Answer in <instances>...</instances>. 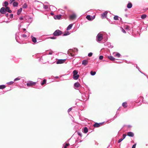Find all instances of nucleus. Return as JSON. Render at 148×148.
Returning a JSON list of instances; mask_svg holds the SVG:
<instances>
[{"label": "nucleus", "mask_w": 148, "mask_h": 148, "mask_svg": "<svg viewBox=\"0 0 148 148\" xmlns=\"http://www.w3.org/2000/svg\"><path fill=\"white\" fill-rule=\"evenodd\" d=\"M78 51V49H75L74 50L73 49H70L68 51V54L69 56H71V57L74 56L75 55L73 53H77Z\"/></svg>", "instance_id": "1"}, {"label": "nucleus", "mask_w": 148, "mask_h": 148, "mask_svg": "<svg viewBox=\"0 0 148 148\" xmlns=\"http://www.w3.org/2000/svg\"><path fill=\"white\" fill-rule=\"evenodd\" d=\"M62 33V31L59 29L56 30L53 33V35L55 36H58Z\"/></svg>", "instance_id": "2"}, {"label": "nucleus", "mask_w": 148, "mask_h": 148, "mask_svg": "<svg viewBox=\"0 0 148 148\" xmlns=\"http://www.w3.org/2000/svg\"><path fill=\"white\" fill-rule=\"evenodd\" d=\"M96 38L98 42H100L103 39L102 34L100 33H99L97 36Z\"/></svg>", "instance_id": "3"}, {"label": "nucleus", "mask_w": 148, "mask_h": 148, "mask_svg": "<svg viewBox=\"0 0 148 148\" xmlns=\"http://www.w3.org/2000/svg\"><path fill=\"white\" fill-rule=\"evenodd\" d=\"M104 45L106 47L110 48H112L113 47L111 45V43L109 42H105L104 43Z\"/></svg>", "instance_id": "4"}, {"label": "nucleus", "mask_w": 148, "mask_h": 148, "mask_svg": "<svg viewBox=\"0 0 148 148\" xmlns=\"http://www.w3.org/2000/svg\"><path fill=\"white\" fill-rule=\"evenodd\" d=\"M76 17V14L74 13H73L72 15L69 16V18L70 20H73L75 19Z\"/></svg>", "instance_id": "5"}, {"label": "nucleus", "mask_w": 148, "mask_h": 148, "mask_svg": "<svg viewBox=\"0 0 148 148\" xmlns=\"http://www.w3.org/2000/svg\"><path fill=\"white\" fill-rule=\"evenodd\" d=\"M36 84V82H33L32 81H30L27 84V86H33L35 85Z\"/></svg>", "instance_id": "6"}, {"label": "nucleus", "mask_w": 148, "mask_h": 148, "mask_svg": "<svg viewBox=\"0 0 148 148\" xmlns=\"http://www.w3.org/2000/svg\"><path fill=\"white\" fill-rule=\"evenodd\" d=\"M103 124V123H96L93 125V126L95 127H98L102 125Z\"/></svg>", "instance_id": "7"}, {"label": "nucleus", "mask_w": 148, "mask_h": 148, "mask_svg": "<svg viewBox=\"0 0 148 148\" xmlns=\"http://www.w3.org/2000/svg\"><path fill=\"white\" fill-rule=\"evenodd\" d=\"M66 59H59L56 62V63L57 64H61L63 63L65 61Z\"/></svg>", "instance_id": "8"}, {"label": "nucleus", "mask_w": 148, "mask_h": 148, "mask_svg": "<svg viewBox=\"0 0 148 148\" xmlns=\"http://www.w3.org/2000/svg\"><path fill=\"white\" fill-rule=\"evenodd\" d=\"M6 11V9L4 7H2L0 10V12L1 14H5V12Z\"/></svg>", "instance_id": "9"}, {"label": "nucleus", "mask_w": 148, "mask_h": 148, "mask_svg": "<svg viewBox=\"0 0 148 148\" xmlns=\"http://www.w3.org/2000/svg\"><path fill=\"white\" fill-rule=\"evenodd\" d=\"M107 11H105L101 15V16L103 18H106L107 15Z\"/></svg>", "instance_id": "10"}, {"label": "nucleus", "mask_w": 148, "mask_h": 148, "mask_svg": "<svg viewBox=\"0 0 148 148\" xmlns=\"http://www.w3.org/2000/svg\"><path fill=\"white\" fill-rule=\"evenodd\" d=\"M127 135L130 137H133L134 136V134L132 132H129L127 133Z\"/></svg>", "instance_id": "11"}, {"label": "nucleus", "mask_w": 148, "mask_h": 148, "mask_svg": "<svg viewBox=\"0 0 148 148\" xmlns=\"http://www.w3.org/2000/svg\"><path fill=\"white\" fill-rule=\"evenodd\" d=\"M62 15L61 14L57 15L55 16L54 18L55 19H58V20L60 19L61 18Z\"/></svg>", "instance_id": "12"}, {"label": "nucleus", "mask_w": 148, "mask_h": 148, "mask_svg": "<svg viewBox=\"0 0 148 148\" xmlns=\"http://www.w3.org/2000/svg\"><path fill=\"white\" fill-rule=\"evenodd\" d=\"M31 38L32 39V40L33 42L34 43H36V42L37 40L36 38L32 36H31Z\"/></svg>", "instance_id": "13"}, {"label": "nucleus", "mask_w": 148, "mask_h": 148, "mask_svg": "<svg viewBox=\"0 0 148 148\" xmlns=\"http://www.w3.org/2000/svg\"><path fill=\"white\" fill-rule=\"evenodd\" d=\"M8 5V2L5 1L3 3V6H4L5 8L8 7L7 6Z\"/></svg>", "instance_id": "14"}, {"label": "nucleus", "mask_w": 148, "mask_h": 148, "mask_svg": "<svg viewBox=\"0 0 148 148\" xmlns=\"http://www.w3.org/2000/svg\"><path fill=\"white\" fill-rule=\"evenodd\" d=\"M88 63V61L86 60H83L82 62V64L84 66H86L87 64Z\"/></svg>", "instance_id": "15"}, {"label": "nucleus", "mask_w": 148, "mask_h": 148, "mask_svg": "<svg viewBox=\"0 0 148 148\" xmlns=\"http://www.w3.org/2000/svg\"><path fill=\"white\" fill-rule=\"evenodd\" d=\"M79 76V75H73V78L74 79H77Z\"/></svg>", "instance_id": "16"}, {"label": "nucleus", "mask_w": 148, "mask_h": 148, "mask_svg": "<svg viewBox=\"0 0 148 148\" xmlns=\"http://www.w3.org/2000/svg\"><path fill=\"white\" fill-rule=\"evenodd\" d=\"M132 3H129L127 5V7L129 8L130 9L132 8Z\"/></svg>", "instance_id": "17"}, {"label": "nucleus", "mask_w": 148, "mask_h": 148, "mask_svg": "<svg viewBox=\"0 0 148 148\" xmlns=\"http://www.w3.org/2000/svg\"><path fill=\"white\" fill-rule=\"evenodd\" d=\"M73 24H69V26L67 27V28L66 30H68L72 28V27L73 26Z\"/></svg>", "instance_id": "18"}, {"label": "nucleus", "mask_w": 148, "mask_h": 148, "mask_svg": "<svg viewBox=\"0 0 148 148\" xmlns=\"http://www.w3.org/2000/svg\"><path fill=\"white\" fill-rule=\"evenodd\" d=\"M12 3L14 7H17L18 5V3L17 2H14Z\"/></svg>", "instance_id": "19"}, {"label": "nucleus", "mask_w": 148, "mask_h": 148, "mask_svg": "<svg viewBox=\"0 0 148 148\" xmlns=\"http://www.w3.org/2000/svg\"><path fill=\"white\" fill-rule=\"evenodd\" d=\"M86 18L89 21H92L91 16L90 15H87L86 17Z\"/></svg>", "instance_id": "20"}, {"label": "nucleus", "mask_w": 148, "mask_h": 148, "mask_svg": "<svg viewBox=\"0 0 148 148\" xmlns=\"http://www.w3.org/2000/svg\"><path fill=\"white\" fill-rule=\"evenodd\" d=\"M6 8V11L8 12L9 13H11L12 12L11 10L10 9V8L8 7H7Z\"/></svg>", "instance_id": "21"}, {"label": "nucleus", "mask_w": 148, "mask_h": 148, "mask_svg": "<svg viewBox=\"0 0 148 148\" xmlns=\"http://www.w3.org/2000/svg\"><path fill=\"white\" fill-rule=\"evenodd\" d=\"M80 86V84L78 82H76L74 84V86L77 88L79 87Z\"/></svg>", "instance_id": "22"}, {"label": "nucleus", "mask_w": 148, "mask_h": 148, "mask_svg": "<svg viewBox=\"0 0 148 148\" xmlns=\"http://www.w3.org/2000/svg\"><path fill=\"white\" fill-rule=\"evenodd\" d=\"M50 8H52V10L54 11H56L57 10V8L54 6L53 5H50Z\"/></svg>", "instance_id": "23"}, {"label": "nucleus", "mask_w": 148, "mask_h": 148, "mask_svg": "<svg viewBox=\"0 0 148 148\" xmlns=\"http://www.w3.org/2000/svg\"><path fill=\"white\" fill-rule=\"evenodd\" d=\"M22 10V8H20L19 9H18V10L17 14L18 15H19L21 13V12Z\"/></svg>", "instance_id": "24"}, {"label": "nucleus", "mask_w": 148, "mask_h": 148, "mask_svg": "<svg viewBox=\"0 0 148 148\" xmlns=\"http://www.w3.org/2000/svg\"><path fill=\"white\" fill-rule=\"evenodd\" d=\"M122 106L124 108H126L127 107V102H123L122 103Z\"/></svg>", "instance_id": "25"}, {"label": "nucleus", "mask_w": 148, "mask_h": 148, "mask_svg": "<svg viewBox=\"0 0 148 148\" xmlns=\"http://www.w3.org/2000/svg\"><path fill=\"white\" fill-rule=\"evenodd\" d=\"M108 58L112 61H114L115 60L114 58L112 56H110L108 57Z\"/></svg>", "instance_id": "26"}, {"label": "nucleus", "mask_w": 148, "mask_h": 148, "mask_svg": "<svg viewBox=\"0 0 148 148\" xmlns=\"http://www.w3.org/2000/svg\"><path fill=\"white\" fill-rule=\"evenodd\" d=\"M147 17V15L145 14H143L141 16V18L142 19L145 18Z\"/></svg>", "instance_id": "27"}, {"label": "nucleus", "mask_w": 148, "mask_h": 148, "mask_svg": "<svg viewBox=\"0 0 148 148\" xmlns=\"http://www.w3.org/2000/svg\"><path fill=\"white\" fill-rule=\"evenodd\" d=\"M23 8L24 9L26 8L27 7V5L26 3H25L23 5Z\"/></svg>", "instance_id": "28"}, {"label": "nucleus", "mask_w": 148, "mask_h": 148, "mask_svg": "<svg viewBox=\"0 0 148 148\" xmlns=\"http://www.w3.org/2000/svg\"><path fill=\"white\" fill-rule=\"evenodd\" d=\"M84 133H86L88 132V129L87 127H85L84 129Z\"/></svg>", "instance_id": "29"}, {"label": "nucleus", "mask_w": 148, "mask_h": 148, "mask_svg": "<svg viewBox=\"0 0 148 148\" xmlns=\"http://www.w3.org/2000/svg\"><path fill=\"white\" fill-rule=\"evenodd\" d=\"M70 34V33H69V32H66L63 35V36H68V35H69Z\"/></svg>", "instance_id": "30"}, {"label": "nucleus", "mask_w": 148, "mask_h": 148, "mask_svg": "<svg viewBox=\"0 0 148 148\" xmlns=\"http://www.w3.org/2000/svg\"><path fill=\"white\" fill-rule=\"evenodd\" d=\"M46 81L45 79H44L42 82L41 83V84L42 85H43L45 84H46Z\"/></svg>", "instance_id": "31"}, {"label": "nucleus", "mask_w": 148, "mask_h": 148, "mask_svg": "<svg viewBox=\"0 0 148 148\" xmlns=\"http://www.w3.org/2000/svg\"><path fill=\"white\" fill-rule=\"evenodd\" d=\"M115 56H116L118 58H119V57H120L121 56V55L119 53L116 52Z\"/></svg>", "instance_id": "32"}, {"label": "nucleus", "mask_w": 148, "mask_h": 148, "mask_svg": "<svg viewBox=\"0 0 148 148\" xmlns=\"http://www.w3.org/2000/svg\"><path fill=\"white\" fill-rule=\"evenodd\" d=\"M43 8L47 10L48 9V6L47 5H43Z\"/></svg>", "instance_id": "33"}, {"label": "nucleus", "mask_w": 148, "mask_h": 148, "mask_svg": "<svg viewBox=\"0 0 148 148\" xmlns=\"http://www.w3.org/2000/svg\"><path fill=\"white\" fill-rule=\"evenodd\" d=\"M5 88V86L4 85H0V89H3Z\"/></svg>", "instance_id": "34"}, {"label": "nucleus", "mask_w": 148, "mask_h": 148, "mask_svg": "<svg viewBox=\"0 0 148 148\" xmlns=\"http://www.w3.org/2000/svg\"><path fill=\"white\" fill-rule=\"evenodd\" d=\"M78 72L77 70H74L73 72V74H78Z\"/></svg>", "instance_id": "35"}, {"label": "nucleus", "mask_w": 148, "mask_h": 148, "mask_svg": "<svg viewBox=\"0 0 148 148\" xmlns=\"http://www.w3.org/2000/svg\"><path fill=\"white\" fill-rule=\"evenodd\" d=\"M119 17L118 16L115 15L114 17V19L115 20H118Z\"/></svg>", "instance_id": "36"}, {"label": "nucleus", "mask_w": 148, "mask_h": 148, "mask_svg": "<svg viewBox=\"0 0 148 148\" xmlns=\"http://www.w3.org/2000/svg\"><path fill=\"white\" fill-rule=\"evenodd\" d=\"M61 11L60 12L61 14H62V15H64L65 14V12L64 10H60Z\"/></svg>", "instance_id": "37"}, {"label": "nucleus", "mask_w": 148, "mask_h": 148, "mask_svg": "<svg viewBox=\"0 0 148 148\" xmlns=\"http://www.w3.org/2000/svg\"><path fill=\"white\" fill-rule=\"evenodd\" d=\"M121 31L123 33H126V32L125 30L122 27H121Z\"/></svg>", "instance_id": "38"}, {"label": "nucleus", "mask_w": 148, "mask_h": 148, "mask_svg": "<svg viewBox=\"0 0 148 148\" xmlns=\"http://www.w3.org/2000/svg\"><path fill=\"white\" fill-rule=\"evenodd\" d=\"M21 36L23 38H26L27 37V36L25 34H22L21 35Z\"/></svg>", "instance_id": "39"}, {"label": "nucleus", "mask_w": 148, "mask_h": 148, "mask_svg": "<svg viewBox=\"0 0 148 148\" xmlns=\"http://www.w3.org/2000/svg\"><path fill=\"white\" fill-rule=\"evenodd\" d=\"M92 55V52H90L88 54V56L89 57H91Z\"/></svg>", "instance_id": "40"}, {"label": "nucleus", "mask_w": 148, "mask_h": 148, "mask_svg": "<svg viewBox=\"0 0 148 148\" xmlns=\"http://www.w3.org/2000/svg\"><path fill=\"white\" fill-rule=\"evenodd\" d=\"M14 83V82L12 81H11L8 82L7 83V84L8 85H11L12 84Z\"/></svg>", "instance_id": "41"}, {"label": "nucleus", "mask_w": 148, "mask_h": 148, "mask_svg": "<svg viewBox=\"0 0 148 148\" xmlns=\"http://www.w3.org/2000/svg\"><path fill=\"white\" fill-rule=\"evenodd\" d=\"M90 74H96V72L91 71L90 72Z\"/></svg>", "instance_id": "42"}, {"label": "nucleus", "mask_w": 148, "mask_h": 148, "mask_svg": "<svg viewBox=\"0 0 148 148\" xmlns=\"http://www.w3.org/2000/svg\"><path fill=\"white\" fill-rule=\"evenodd\" d=\"M69 145V143H66L65 146L64 147V148H67V147Z\"/></svg>", "instance_id": "43"}, {"label": "nucleus", "mask_w": 148, "mask_h": 148, "mask_svg": "<svg viewBox=\"0 0 148 148\" xmlns=\"http://www.w3.org/2000/svg\"><path fill=\"white\" fill-rule=\"evenodd\" d=\"M103 56L101 55V56H99V59L100 60H101L103 59Z\"/></svg>", "instance_id": "44"}, {"label": "nucleus", "mask_w": 148, "mask_h": 148, "mask_svg": "<svg viewBox=\"0 0 148 148\" xmlns=\"http://www.w3.org/2000/svg\"><path fill=\"white\" fill-rule=\"evenodd\" d=\"M20 77H18L15 78L14 79V81H16L20 80Z\"/></svg>", "instance_id": "45"}, {"label": "nucleus", "mask_w": 148, "mask_h": 148, "mask_svg": "<svg viewBox=\"0 0 148 148\" xmlns=\"http://www.w3.org/2000/svg\"><path fill=\"white\" fill-rule=\"evenodd\" d=\"M126 136V134H123V138L122 139H124L125 138Z\"/></svg>", "instance_id": "46"}, {"label": "nucleus", "mask_w": 148, "mask_h": 148, "mask_svg": "<svg viewBox=\"0 0 148 148\" xmlns=\"http://www.w3.org/2000/svg\"><path fill=\"white\" fill-rule=\"evenodd\" d=\"M50 38L51 39H55L56 38V37H55V36H53V37H50Z\"/></svg>", "instance_id": "47"}, {"label": "nucleus", "mask_w": 148, "mask_h": 148, "mask_svg": "<svg viewBox=\"0 0 148 148\" xmlns=\"http://www.w3.org/2000/svg\"><path fill=\"white\" fill-rule=\"evenodd\" d=\"M15 0H10V4H11L13 2H14V1H15Z\"/></svg>", "instance_id": "48"}, {"label": "nucleus", "mask_w": 148, "mask_h": 148, "mask_svg": "<svg viewBox=\"0 0 148 148\" xmlns=\"http://www.w3.org/2000/svg\"><path fill=\"white\" fill-rule=\"evenodd\" d=\"M10 18H12L13 17V14H11L10 15Z\"/></svg>", "instance_id": "49"}, {"label": "nucleus", "mask_w": 148, "mask_h": 148, "mask_svg": "<svg viewBox=\"0 0 148 148\" xmlns=\"http://www.w3.org/2000/svg\"><path fill=\"white\" fill-rule=\"evenodd\" d=\"M123 140V139H122V138H121V139H119L118 140V142L119 143H120Z\"/></svg>", "instance_id": "50"}, {"label": "nucleus", "mask_w": 148, "mask_h": 148, "mask_svg": "<svg viewBox=\"0 0 148 148\" xmlns=\"http://www.w3.org/2000/svg\"><path fill=\"white\" fill-rule=\"evenodd\" d=\"M77 134H78V135H79V136H80L81 137V136H82V134L78 132L77 133Z\"/></svg>", "instance_id": "51"}, {"label": "nucleus", "mask_w": 148, "mask_h": 148, "mask_svg": "<svg viewBox=\"0 0 148 148\" xmlns=\"http://www.w3.org/2000/svg\"><path fill=\"white\" fill-rule=\"evenodd\" d=\"M91 18H92V20H93V19H94L95 18V16L94 15L93 16H91Z\"/></svg>", "instance_id": "52"}, {"label": "nucleus", "mask_w": 148, "mask_h": 148, "mask_svg": "<svg viewBox=\"0 0 148 148\" xmlns=\"http://www.w3.org/2000/svg\"><path fill=\"white\" fill-rule=\"evenodd\" d=\"M136 144H135L132 147V148H135L136 146Z\"/></svg>", "instance_id": "53"}, {"label": "nucleus", "mask_w": 148, "mask_h": 148, "mask_svg": "<svg viewBox=\"0 0 148 148\" xmlns=\"http://www.w3.org/2000/svg\"><path fill=\"white\" fill-rule=\"evenodd\" d=\"M71 110H72L71 108H69L68 110V112H70V111H71Z\"/></svg>", "instance_id": "54"}, {"label": "nucleus", "mask_w": 148, "mask_h": 148, "mask_svg": "<svg viewBox=\"0 0 148 148\" xmlns=\"http://www.w3.org/2000/svg\"><path fill=\"white\" fill-rule=\"evenodd\" d=\"M19 19L20 20H22L23 19V18L22 17H20L19 18Z\"/></svg>", "instance_id": "55"}, {"label": "nucleus", "mask_w": 148, "mask_h": 148, "mask_svg": "<svg viewBox=\"0 0 148 148\" xmlns=\"http://www.w3.org/2000/svg\"><path fill=\"white\" fill-rule=\"evenodd\" d=\"M9 14L8 13H6L5 14V16L7 17H8V16Z\"/></svg>", "instance_id": "56"}, {"label": "nucleus", "mask_w": 148, "mask_h": 148, "mask_svg": "<svg viewBox=\"0 0 148 148\" xmlns=\"http://www.w3.org/2000/svg\"><path fill=\"white\" fill-rule=\"evenodd\" d=\"M49 55H51L52 54V53L51 52H49Z\"/></svg>", "instance_id": "57"}, {"label": "nucleus", "mask_w": 148, "mask_h": 148, "mask_svg": "<svg viewBox=\"0 0 148 148\" xmlns=\"http://www.w3.org/2000/svg\"><path fill=\"white\" fill-rule=\"evenodd\" d=\"M51 15H54V14L53 12H51Z\"/></svg>", "instance_id": "58"}, {"label": "nucleus", "mask_w": 148, "mask_h": 148, "mask_svg": "<svg viewBox=\"0 0 148 148\" xmlns=\"http://www.w3.org/2000/svg\"><path fill=\"white\" fill-rule=\"evenodd\" d=\"M23 30L25 31L26 30V29H25L24 28V29H23Z\"/></svg>", "instance_id": "59"}, {"label": "nucleus", "mask_w": 148, "mask_h": 148, "mask_svg": "<svg viewBox=\"0 0 148 148\" xmlns=\"http://www.w3.org/2000/svg\"><path fill=\"white\" fill-rule=\"evenodd\" d=\"M140 72L141 73H142V74H144V73H143L141 71H140Z\"/></svg>", "instance_id": "60"}, {"label": "nucleus", "mask_w": 148, "mask_h": 148, "mask_svg": "<svg viewBox=\"0 0 148 148\" xmlns=\"http://www.w3.org/2000/svg\"><path fill=\"white\" fill-rule=\"evenodd\" d=\"M131 127V126H128V127Z\"/></svg>", "instance_id": "61"}, {"label": "nucleus", "mask_w": 148, "mask_h": 148, "mask_svg": "<svg viewBox=\"0 0 148 148\" xmlns=\"http://www.w3.org/2000/svg\"><path fill=\"white\" fill-rule=\"evenodd\" d=\"M55 77L56 78H58V77Z\"/></svg>", "instance_id": "62"}, {"label": "nucleus", "mask_w": 148, "mask_h": 148, "mask_svg": "<svg viewBox=\"0 0 148 148\" xmlns=\"http://www.w3.org/2000/svg\"><path fill=\"white\" fill-rule=\"evenodd\" d=\"M126 29H128V27H127L126 28Z\"/></svg>", "instance_id": "63"}, {"label": "nucleus", "mask_w": 148, "mask_h": 148, "mask_svg": "<svg viewBox=\"0 0 148 148\" xmlns=\"http://www.w3.org/2000/svg\"><path fill=\"white\" fill-rule=\"evenodd\" d=\"M6 23H8V21H6Z\"/></svg>", "instance_id": "64"}]
</instances>
